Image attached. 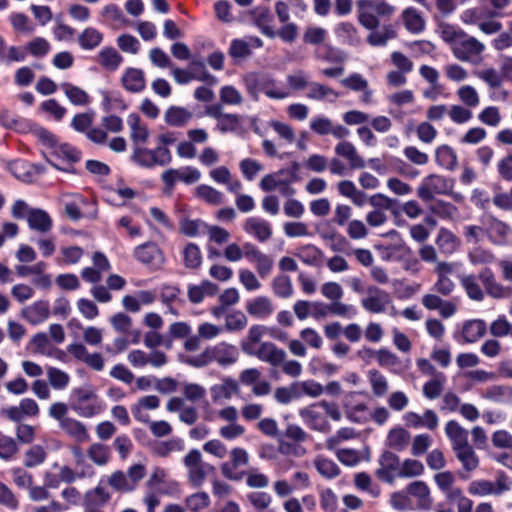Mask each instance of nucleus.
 Listing matches in <instances>:
<instances>
[{
	"mask_svg": "<svg viewBox=\"0 0 512 512\" xmlns=\"http://www.w3.org/2000/svg\"><path fill=\"white\" fill-rule=\"evenodd\" d=\"M512 488L511 478L504 472H498L494 481L479 479L472 481L468 492L473 496H501Z\"/></svg>",
	"mask_w": 512,
	"mask_h": 512,
	"instance_id": "7",
	"label": "nucleus"
},
{
	"mask_svg": "<svg viewBox=\"0 0 512 512\" xmlns=\"http://www.w3.org/2000/svg\"><path fill=\"white\" fill-rule=\"evenodd\" d=\"M61 89L73 105L83 106L89 103V95L83 89L67 82L61 84Z\"/></svg>",
	"mask_w": 512,
	"mask_h": 512,
	"instance_id": "56",
	"label": "nucleus"
},
{
	"mask_svg": "<svg viewBox=\"0 0 512 512\" xmlns=\"http://www.w3.org/2000/svg\"><path fill=\"white\" fill-rule=\"evenodd\" d=\"M59 427L70 437L79 442H84L89 439V434L85 425L71 417L63 419Z\"/></svg>",
	"mask_w": 512,
	"mask_h": 512,
	"instance_id": "40",
	"label": "nucleus"
},
{
	"mask_svg": "<svg viewBox=\"0 0 512 512\" xmlns=\"http://www.w3.org/2000/svg\"><path fill=\"white\" fill-rule=\"evenodd\" d=\"M196 196L210 205H220L225 200L222 192L205 184L199 185L196 188Z\"/></svg>",
	"mask_w": 512,
	"mask_h": 512,
	"instance_id": "55",
	"label": "nucleus"
},
{
	"mask_svg": "<svg viewBox=\"0 0 512 512\" xmlns=\"http://www.w3.org/2000/svg\"><path fill=\"white\" fill-rule=\"evenodd\" d=\"M402 20L405 28L412 34H419L425 29V21L421 13L413 7L406 8L402 12Z\"/></svg>",
	"mask_w": 512,
	"mask_h": 512,
	"instance_id": "41",
	"label": "nucleus"
},
{
	"mask_svg": "<svg viewBox=\"0 0 512 512\" xmlns=\"http://www.w3.org/2000/svg\"><path fill=\"white\" fill-rule=\"evenodd\" d=\"M386 441L390 448L401 452L409 445L410 433L402 427H395L389 431Z\"/></svg>",
	"mask_w": 512,
	"mask_h": 512,
	"instance_id": "42",
	"label": "nucleus"
},
{
	"mask_svg": "<svg viewBox=\"0 0 512 512\" xmlns=\"http://www.w3.org/2000/svg\"><path fill=\"white\" fill-rule=\"evenodd\" d=\"M453 188L452 180L438 174H430L422 179L417 188V196L424 202L434 199L435 195H448Z\"/></svg>",
	"mask_w": 512,
	"mask_h": 512,
	"instance_id": "8",
	"label": "nucleus"
},
{
	"mask_svg": "<svg viewBox=\"0 0 512 512\" xmlns=\"http://www.w3.org/2000/svg\"><path fill=\"white\" fill-rule=\"evenodd\" d=\"M248 461L249 455L245 449L239 447L233 448L230 451V461L221 465V472L230 480H241L244 473L239 472L237 469L241 466L247 465Z\"/></svg>",
	"mask_w": 512,
	"mask_h": 512,
	"instance_id": "17",
	"label": "nucleus"
},
{
	"mask_svg": "<svg viewBox=\"0 0 512 512\" xmlns=\"http://www.w3.org/2000/svg\"><path fill=\"white\" fill-rule=\"evenodd\" d=\"M247 312L258 319H265L273 313V305L269 298L259 296L247 303Z\"/></svg>",
	"mask_w": 512,
	"mask_h": 512,
	"instance_id": "39",
	"label": "nucleus"
},
{
	"mask_svg": "<svg viewBox=\"0 0 512 512\" xmlns=\"http://www.w3.org/2000/svg\"><path fill=\"white\" fill-rule=\"evenodd\" d=\"M396 37V31L394 27L389 25H384L382 29L377 30L373 29L372 32L367 37V42L372 46H385L389 40L394 39Z\"/></svg>",
	"mask_w": 512,
	"mask_h": 512,
	"instance_id": "46",
	"label": "nucleus"
},
{
	"mask_svg": "<svg viewBox=\"0 0 512 512\" xmlns=\"http://www.w3.org/2000/svg\"><path fill=\"white\" fill-rule=\"evenodd\" d=\"M357 7L359 22L369 30L378 28L379 17H390L395 11V8L384 0H359Z\"/></svg>",
	"mask_w": 512,
	"mask_h": 512,
	"instance_id": "5",
	"label": "nucleus"
},
{
	"mask_svg": "<svg viewBox=\"0 0 512 512\" xmlns=\"http://www.w3.org/2000/svg\"><path fill=\"white\" fill-rule=\"evenodd\" d=\"M435 157L436 162L447 170H453L457 165V155L455 151L447 145L438 147Z\"/></svg>",
	"mask_w": 512,
	"mask_h": 512,
	"instance_id": "57",
	"label": "nucleus"
},
{
	"mask_svg": "<svg viewBox=\"0 0 512 512\" xmlns=\"http://www.w3.org/2000/svg\"><path fill=\"white\" fill-rule=\"evenodd\" d=\"M299 165L293 163L289 168L281 169L275 173L265 175L260 181V188L265 192H270L286 184L288 177H294L297 174Z\"/></svg>",
	"mask_w": 512,
	"mask_h": 512,
	"instance_id": "22",
	"label": "nucleus"
},
{
	"mask_svg": "<svg viewBox=\"0 0 512 512\" xmlns=\"http://www.w3.org/2000/svg\"><path fill=\"white\" fill-rule=\"evenodd\" d=\"M218 290V285L209 280H204L199 284H188L187 296L192 304H200L206 296H215Z\"/></svg>",
	"mask_w": 512,
	"mask_h": 512,
	"instance_id": "28",
	"label": "nucleus"
},
{
	"mask_svg": "<svg viewBox=\"0 0 512 512\" xmlns=\"http://www.w3.org/2000/svg\"><path fill=\"white\" fill-rule=\"evenodd\" d=\"M87 456L98 466L106 465L111 458L110 448L102 443H93L87 449Z\"/></svg>",
	"mask_w": 512,
	"mask_h": 512,
	"instance_id": "49",
	"label": "nucleus"
},
{
	"mask_svg": "<svg viewBox=\"0 0 512 512\" xmlns=\"http://www.w3.org/2000/svg\"><path fill=\"white\" fill-rule=\"evenodd\" d=\"M210 362H216L222 367L230 366L237 362L239 350L235 345L227 342H220L216 345L207 347V355Z\"/></svg>",
	"mask_w": 512,
	"mask_h": 512,
	"instance_id": "14",
	"label": "nucleus"
},
{
	"mask_svg": "<svg viewBox=\"0 0 512 512\" xmlns=\"http://www.w3.org/2000/svg\"><path fill=\"white\" fill-rule=\"evenodd\" d=\"M243 82L248 95L255 101L259 99L260 93L272 100H283L291 96L284 82L267 73H248Z\"/></svg>",
	"mask_w": 512,
	"mask_h": 512,
	"instance_id": "2",
	"label": "nucleus"
},
{
	"mask_svg": "<svg viewBox=\"0 0 512 512\" xmlns=\"http://www.w3.org/2000/svg\"><path fill=\"white\" fill-rule=\"evenodd\" d=\"M406 490L414 501L415 510H429L431 508L430 489L424 481H414L407 485Z\"/></svg>",
	"mask_w": 512,
	"mask_h": 512,
	"instance_id": "21",
	"label": "nucleus"
},
{
	"mask_svg": "<svg viewBox=\"0 0 512 512\" xmlns=\"http://www.w3.org/2000/svg\"><path fill=\"white\" fill-rule=\"evenodd\" d=\"M99 63L107 70L115 71L122 63L123 57L113 47L103 48L99 55Z\"/></svg>",
	"mask_w": 512,
	"mask_h": 512,
	"instance_id": "50",
	"label": "nucleus"
},
{
	"mask_svg": "<svg viewBox=\"0 0 512 512\" xmlns=\"http://www.w3.org/2000/svg\"><path fill=\"white\" fill-rule=\"evenodd\" d=\"M481 397L498 404H512V387L492 385L481 393Z\"/></svg>",
	"mask_w": 512,
	"mask_h": 512,
	"instance_id": "36",
	"label": "nucleus"
},
{
	"mask_svg": "<svg viewBox=\"0 0 512 512\" xmlns=\"http://www.w3.org/2000/svg\"><path fill=\"white\" fill-rule=\"evenodd\" d=\"M28 227L39 233H48L53 228V220L51 216L43 209L34 208L28 214Z\"/></svg>",
	"mask_w": 512,
	"mask_h": 512,
	"instance_id": "29",
	"label": "nucleus"
},
{
	"mask_svg": "<svg viewBox=\"0 0 512 512\" xmlns=\"http://www.w3.org/2000/svg\"><path fill=\"white\" fill-rule=\"evenodd\" d=\"M456 457L466 471H473L479 465V459L471 445L454 450Z\"/></svg>",
	"mask_w": 512,
	"mask_h": 512,
	"instance_id": "51",
	"label": "nucleus"
},
{
	"mask_svg": "<svg viewBox=\"0 0 512 512\" xmlns=\"http://www.w3.org/2000/svg\"><path fill=\"white\" fill-rule=\"evenodd\" d=\"M70 408L80 417L92 418L103 410L101 399L89 387L74 388L69 397Z\"/></svg>",
	"mask_w": 512,
	"mask_h": 512,
	"instance_id": "3",
	"label": "nucleus"
},
{
	"mask_svg": "<svg viewBox=\"0 0 512 512\" xmlns=\"http://www.w3.org/2000/svg\"><path fill=\"white\" fill-rule=\"evenodd\" d=\"M298 399L305 396L310 398H318L324 393L323 385L319 382L309 379L304 381L294 382Z\"/></svg>",
	"mask_w": 512,
	"mask_h": 512,
	"instance_id": "45",
	"label": "nucleus"
},
{
	"mask_svg": "<svg viewBox=\"0 0 512 512\" xmlns=\"http://www.w3.org/2000/svg\"><path fill=\"white\" fill-rule=\"evenodd\" d=\"M486 12V18H502L506 16L505 10L512 0H480Z\"/></svg>",
	"mask_w": 512,
	"mask_h": 512,
	"instance_id": "54",
	"label": "nucleus"
},
{
	"mask_svg": "<svg viewBox=\"0 0 512 512\" xmlns=\"http://www.w3.org/2000/svg\"><path fill=\"white\" fill-rule=\"evenodd\" d=\"M81 152L70 144L63 143L56 145L48 162L58 170L74 174L76 172L73 164L80 161Z\"/></svg>",
	"mask_w": 512,
	"mask_h": 512,
	"instance_id": "9",
	"label": "nucleus"
},
{
	"mask_svg": "<svg viewBox=\"0 0 512 512\" xmlns=\"http://www.w3.org/2000/svg\"><path fill=\"white\" fill-rule=\"evenodd\" d=\"M135 259L151 270H159L165 262L163 251L155 242H145L134 248Z\"/></svg>",
	"mask_w": 512,
	"mask_h": 512,
	"instance_id": "10",
	"label": "nucleus"
},
{
	"mask_svg": "<svg viewBox=\"0 0 512 512\" xmlns=\"http://www.w3.org/2000/svg\"><path fill=\"white\" fill-rule=\"evenodd\" d=\"M366 292L367 296L361 299L363 309L373 314L384 313L391 303L389 293L377 286H368Z\"/></svg>",
	"mask_w": 512,
	"mask_h": 512,
	"instance_id": "12",
	"label": "nucleus"
},
{
	"mask_svg": "<svg viewBox=\"0 0 512 512\" xmlns=\"http://www.w3.org/2000/svg\"><path fill=\"white\" fill-rule=\"evenodd\" d=\"M335 153L345 158L351 169H362L366 166L365 160L358 154L355 146L349 141H341L335 146Z\"/></svg>",
	"mask_w": 512,
	"mask_h": 512,
	"instance_id": "31",
	"label": "nucleus"
},
{
	"mask_svg": "<svg viewBox=\"0 0 512 512\" xmlns=\"http://www.w3.org/2000/svg\"><path fill=\"white\" fill-rule=\"evenodd\" d=\"M316 404L302 408L299 415L304 424L311 430L318 432H327L330 428L326 417L316 409Z\"/></svg>",
	"mask_w": 512,
	"mask_h": 512,
	"instance_id": "24",
	"label": "nucleus"
},
{
	"mask_svg": "<svg viewBox=\"0 0 512 512\" xmlns=\"http://www.w3.org/2000/svg\"><path fill=\"white\" fill-rule=\"evenodd\" d=\"M247 350V355L256 357L272 366H280L286 359V352L272 342H262L255 349L248 347Z\"/></svg>",
	"mask_w": 512,
	"mask_h": 512,
	"instance_id": "15",
	"label": "nucleus"
},
{
	"mask_svg": "<svg viewBox=\"0 0 512 512\" xmlns=\"http://www.w3.org/2000/svg\"><path fill=\"white\" fill-rule=\"evenodd\" d=\"M458 279L467 297L476 302H482L485 294L493 299H507L512 295V288L497 281L488 267L481 269L478 276L461 274Z\"/></svg>",
	"mask_w": 512,
	"mask_h": 512,
	"instance_id": "1",
	"label": "nucleus"
},
{
	"mask_svg": "<svg viewBox=\"0 0 512 512\" xmlns=\"http://www.w3.org/2000/svg\"><path fill=\"white\" fill-rule=\"evenodd\" d=\"M243 230L261 243L268 241L272 236L271 224L258 216L248 217L243 223Z\"/></svg>",
	"mask_w": 512,
	"mask_h": 512,
	"instance_id": "20",
	"label": "nucleus"
},
{
	"mask_svg": "<svg viewBox=\"0 0 512 512\" xmlns=\"http://www.w3.org/2000/svg\"><path fill=\"white\" fill-rule=\"evenodd\" d=\"M445 374H437L435 378H431L423 385V395L430 400L438 398L446 383Z\"/></svg>",
	"mask_w": 512,
	"mask_h": 512,
	"instance_id": "60",
	"label": "nucleus"
},
{
	"mask_svg": "<svg viewBox=\"0 0 512 512\" xmlns=\"http://www.w3.org/2000/svg\"><path fill=\"white\" fill-rule=\"evenodd\" d=\"M309 128L313 133L319 136L332 135L334 138L340 140L350 135V130L347 127L341 124H334L331 119L324 115L312 117Z\"/></svg>",
	"mask_w": 512,
	"mask_h": 512,
	"instance_id": "11",
	"label": "nucleus"
},
{
	"mask_svg": "<svg viewBox=\"0 0 512 512\" xmlns=\"http://www.w3.org/2000/svg\"><path fill=\"white\" fill-rule=\"evenodd\" d=\"M366 353H368L370 356L373 355L381 367L387 368L395 374L401 373V360L396 354H394L390 350L386 348H381L376 351L372 349H367Z\"/></svg>",
	"mask_w": 512,
	"mask_h": 512,
	"instance_id": "30",
	"label": "nucleus"
},
{
	"mask_svg": "<svg viewBox=\"0 0 512 512\" xmlns=\"http://www.w3.org/2000/svg\"><path fill=\"white\" fill-rule=\"evenodd\" d=\"M445 434L450 440L453 450L469 445L468 431L455 420L446 423Z\"/></svg>",
	"mask_w": 512,
	"mask_h": 512,
	"instance_id": "32",
	"label": "nucleus"
},
{
	"mask_svg": "<svg viewBox=\"0 0 512 512\" xmlns=\"http://www.w3.org/2000/svg\"><path fill=\"white\" fill-rule=\"evenodd\" d=\"M379 465L376 471L377 477L384 482L393 483L400 471L399 457L391 451H385L379 458Z\"/></svg>",
	"mask_w": 512,
	"mask_h": 512,
	"instance_id": "18",
	"label": "nucleus"
},
{
	"mask_svg": "<svg viewBox=\"0 0 512 512\" xmlns=\"http://www.w3.org/2000/svg\"><path fill=\"white\" fill-rule=\"evenodd\" d=\"M130 161L145 169H152L156 166L165 167L172 162V154L168 147L159 145L153 149L144 146L133 147Z\"/></svg>",
	"mask_w": 512,
	"mask_h": 512,
	"instance_id": "6",
	"label": "nucleus"
},
{
	"mask_svg": "<svg viewBox=\"0 0 512 512\" xmlns=\"http://www.w3.org/2000/svg\"><path fill=\"white\" fill-rule=\"evenodd\" d=\"M453 35L455 37L452 45L454 57L462 62L479 64L482 61L485 45L461 30L453 31Z\"/></svg>",
	"mask_w": 512,
	"mask_h": 512,
	"instance_id": "4",
	"label": "nucleus"
},
{
	"mask_svg": "<svg viewBox=\"0 0 512 512\" xmlns=\"http://www.w3.org/2000/svg\"><path fill=\"white\" fill-rule=\"evenodd\" d=\"M467 257L469 262L474 266L492 264L496 260L492 251L480 246L471 249Z\"/></svg>",
	"mask_w": 512,
	"mask_h": 512,
	"instance_id": "63",
	"label": "nucleus"
},
{
	"mask_svg": "<svg viewBox=\"0 0 512 512\" xmlns=\"http://www.w3.org/2000/svg\"><path fill=\"white\" fill-rule=\"evenodd\" d=\"M487 331L486 322L482 319H471L463 323L462 337L466 343H475L482 338Z\"/></svg>",
	"mask_w": 512,
	"mask_h": 512,
	"instance_id": "35",
	"label": "nucleus"
},
{
	"mask_svg": "<svg viewBox=\"0 0 512 512\" xmlns=\"http://www.w3.org/2000/svg\"><path fill=\"white\" fill-rule=\"evenodd\" d=\"M127 125L130 128V138L133 142V147H142L150 136L147 125L142 122L137 113H131L128 115Z\"/></svg>",
	"mask_w": 512,
	"mask_h": 512,
	"instance_id": "26",
	"label": "nucleus"
},
{
	"mask_svg": "<svg viewBox=\"0 0 512 512\" xmlns=\"http://www.w3.org/2000/svg\"><path fill=\"white\" fill-rule=\"evenodd\" d=\"M172 75L174 80L180 85L188 84L192 80L205 82L207 84H214L217 81L216 77L212 74H206L203 71L201 73H193L190 66L188 69L174 68Z\"/></svg>",
	"mask_w": 512,
	"mask_h": 512,
	"instance_id": "33",
	"label": "nucleus"
},
{
	"mask_svg": "<svg viewBox=\"0 0 512 512\" xmlns=\"http://www.w3.org/2000/svg\"><path fill=\"white\" fill-rule=\"evenodd\" d=\"M238 392V382L231 377H225L221 382L210 387V395L214 403H219L223 400H230Z\"/></svg>",
	"mask_w": 512,
	"mask_h": 512,
	"instance_id": "25",
	"label": "nucleus"
},
{
	"mask_svg": "<svg viewBox=\"0 0 512 512\" xmlns=\"http://www.w3.org/2000/svg\"><path fill=\"white\" fill-rule=\"evenodd\" d=\"M112 495L105 485V477H101L97 486L85 492L83 506L85 510L101 511L100 508L106 505Z\"/></svg>",
	"mask_w": 512,
	"mask_h": 512,
	"instance_id": "16",
	"label": "nucleus"
},
{
	"mask_svg": "<svg viewBox=\"0 0 512 512\" xmlns=\"http://www.w3.org/2000/svg\"><path fill=\"white\" fill-rule=\"evenodd\" d=\"M158 294L162 305L166 308V313L178 316L179 312L174 304H184L185 300L181 297V289L176 284L163 283L158 288Z\"/></svg>",
	"mask_w": 512,
	"mask_h": 512,
	"instance_id": "19",
	"label": "nucleus"
},
{
	"mask_svg": "<svg viewBox=\"0 0 512 512\" xmlns=\"http://www.w3.org/2000/svg\"><path fill=\"white\" fill-rule=\"evenodd\" d=\"M122 84L131 93L141 92L146 85L144 72L138 68H128L122 76Z\"/></svg>",
	"mask_w": 512,
	"mask_h": 512,
	"instance_id": "37",
	"label": "nucleus"
},
{
	"mask_svg": "<svg viewBox=\"0 0 512 512\" xmlns=\"http://www.w3.org/2000/svg\"><path fill=\"white\" fill-rule=\"evenodd\" d=\"M50 315V305L46 300H39L25 306L21 310V317L32 325L45 322Z\"/></svg>",
	"mask_w": 512,
	"mask_h": 512,
	"instance_id": "23",
	"label": "nucleus"
},
{
	"mask_svg": "<svg viewBox=\"0 0 512 512\" xmlns=\"http://www.w3.org/2000/svg\"><path fill=\"white\" fill-rule=\"evenodd\" d=\"M314 57L329 63H342L345 59L341 51L329 44H323L317 47L314 52Z\"/></svg>",
	"mask_w": 512,
	"mask_h": 512,
	"instance_id": "58",
	"label": "nucleus"
},
{
	"mask_svg": "<svg viewBox=\"0 0 512 512\" xmlns=\"http://www.w3.org/2000/svg\"><path fill=\"white\" fill-rule=\"evenodd\" d=\"M484 225L485 234L492 244L497 246H509L512 244V229L508 224L497 218L488 217Z\"/></svg>",
	"mask_w": 512,
	"mask_h": 512,
	"instance_id": "13",
	"label": "nucleus"
},
{
	"mask_svg": "<svg viewBox=\"0 0 512 512\" xmlns=\"http://www.w3.org/2000/svg\"><path fill=\"white\" fill-rule=\"evenodd\" d=\"M358 436L359 433L354 428L342 427L326 440V446L330 450H335L342 442L355 439Z\"/></svg>",
	"mask_w": 512,
	"mask_h": 512,
	"instance_id": "59",
	"label": "nucleus"
},
{
	"mask_svg": "<svg viewBox=\"0 0 512 512\" xmlns=\"http://www.w3.org/2000/svg\"><path fill=\"white\" fill-rule=\"evenodd\" d=\"M435 242L440 251L447 255L454 253L459 247V239L446 228L439 229Z\"/></svg>",
	"mask_w": 512,
	"mask_h": 512,
	"instance_id": "43",
	"label": "nucleus"
},
{
	"mask_svg": "<svg viewBox=\"0 0 512 512\" xmlns=\"http://www.w3.org/2000/svg\"><path fill=\"white\" fill-rule=\"evenodd\" d=\"M308 369L312 375L323 374L332 376L338 372L339 367L334 363L325 361L321 357L315 356L309 361Z\"/></svg>",
	"mask_w": 512,
	"mask_h": 512,
	"instance_id": "53",
	"label": "nucleus"
},
{
	"mask_svg": "<svg viewBox=\"0 0 512 512\" xmlns=\"http://www.w3.org/2000/svg\"><path fill=\"white\" fill-rule=\"evenodd\" d=\"M193 117L191 111L180 106H170L164 114V121L172 127H183Z\"/></svg>",
	"mask_w": 512,
	"mask_h": 512,
	"instance_id": "38",
	"label": "nucleus"
},
{
	"mask_svg": "<svg viewBox=\"0 0 512 512\" xmlns=\"http://www.w3.org/2000/svg\"><path fill=\"white\" fill-rule=\"evenodd\" d=\"M185 444L183 439L173 437L166 441L158 442L154 447V452L161 457H167L170 453L183 451Z\"/></svg>",
	"mask_w": 512,
	"mask_h": 512,
	"instance_id": "61",
	"label": "nucleus"
},
{
	"mask_svg": "<svg viewBox=\"0 0 512 512\" xmlns=\"http://www.w3.org/2000/svg\"><path fill=\"white\" fill-rule=\"evenodd\" d=\"M182 262L187 269H197L202 264V253L199 246L195 243H188L184 246L182 252Z\"/></svg>",
	"mask_w": 512,
	"mask_h": 512,
	"instance_id": "44",
	"label": "nucleus"
},
{
	"mask_svg": "<svg viewBox=\"0 0 512 512\" xmlns=\"http://www.w3.org/2000/svg\"><path fill=\"white\" fill-rule=\"evenodd\" d=\"M305 96L310 100L333 103L338 99L339 93L326 85L311 81Z\"/></svg>",
	"mask_w": 512,
	"mask_h": 512,
	"instance_id": "34",
	"label": "nucleus"
},
{
	"mask_svg": "<svg viewBox=\"0 0 512 512\" xmlns=\"http://www.w3.org/2000/svg\"><path fill=\"white\" fill-rule=\"evenodd\" d=\"M103 40L100 31L93 27H88L78 36V43L83 50H93L98 47Z\"/></svg>",
	"mask_w": 512,
	"mask_h": 512,
	"instance_id": "47",
	"label": "nucleus"
},
{
	"mask_svg": "<svg viewBox=\"0 0 512 512\" xmlns=\"http://www.w3.org/2000/svg\"><path fill=\"white\" fill-rule=\"evenodd\" d=\"M105 477V485L111 486L115 491L118 492H131L132 484L130 485L127 475L123 471H115L109 476Z\"/></svg>",
	"mask_w": 512,
	"mask_h": 512,
	"instance_id": "62",
	"label": "nucleus"
},
{
	"mask_svg": "<svg viewBox=\"0 0 512 512\" xmlns=\"http://www.w3.org/2000/svg\"><path fill=\"white\" fill-rule=\"evenodd\" d=\"M252 21L259 31L268 38L276 37V30L273 28V15L267 7H256L251 12Z\"/></svg>",
	"mask_w": 512,
	"mask_h": 512,
	"instance_id": "27",
	"label": "nucleus"
},
{
	"mask_svg": "<svg viewBox=\"0 0 512 512\" xmlns=\"http://www.w3.org/2000/svg\"><path fill=\"white\" fill-rule=\"evenodd\" d=\"M228 54L234 63H240L252 55V50H249L244 38H236L230 42Z\"/></svg>",
	"mask_w": 512,
	"mask_h": 512,
	"instance_id": "52",
	"label": "nucleus"
},
{
	"mask_svg": "<svg viewBox=\"0 0 512 512\" xmlns=\"http://www.w3.org/2000/svg\"><path fill=\"white\" fill-rule=\"evenodd\" d=\"M368 379L372 392L376 397H383L387 394L389 389L388 381L378 370H370L368 372Z\"/></svg>",
	"mask_w": 512,
	"mask_h": 512,
	"instance_id": "64",
	"label": "nucleus"
},
{
	"mask_svg": "<svg viewBox=\"0 0 512 512\" xmlns=\"http://www.w3.org/2000/svg\"><path fill=\"white\" fill-rule=\"evenodd\" d=\"M273 293L279 298H290L294 293L292 281L285 274L277 275L271 282Z\"/></svg>",
	"mask_w": 512,
	"mask_h": 512,
	"instance_id": "48",
	"label": "nucleus"
}]
</instances>
